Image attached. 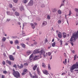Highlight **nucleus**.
<instances>
[{
    "label": "nucleus",
    "instance_id": "1",
    "mask_svg": "<svg viewBox=\"0 0 78 78\" xmlns=\"http://www.w3.org/2000/svg\"><path fill=\"white\" fill-rule=\"evenodd\" d=\"M76 39H78V30L77 32L74 33L70 39V44L72 46H73V43L72 41L75 42L76 41Z\"/></svg>",
    "mask_w": 78,
    "mask_h": 78
},
{
    "label": "nucleus",
    "instance_id": "2",
    "mask_svg": "<svg viewBox=\"0 0 78 78\" xmlns=\"http://www.w3.org/2000/svg\"><path fill=\"white\" fill-rule=\"evenodd\" d=\"M37 53H39L40 55H43L44 57L46 56V55L45 54V52L43 49L42 50L40 51H39L37 49H35L34 51L33 54H35Z\"/></svg>",
    "mask_w": 78,
    "mask_h": 78
},
{
    "label": "nucleus",
    "instance_id": "3",
    "mask_svg": "<svg viewBox=\"0 0 78 78\" xmlns=\"http://www.w3.org/2000/svg\"><path fill=\"white\" fill-rule=\"evenodd\" d=\"M13 72L12 73V75L15 78H20V74L19 72L17 71H15L14 69L13 70Z\"/></svg>",
    "mask_w": 78,
    "mask_h": 78
},
{
    "label": "nucleus",
    "instance_id": "4",
    "mask_svg": "<svg viewBox=\"0 0 78 78\" xmlns=\"http://www.w3.org/2000/svg\"><path fill=\"white\" fill-rule=\"evenodd\" d=\"M78 69V63H76L73 65L70 68V70L71 72H72V71H73V69Z\"/></svg>",
    "mask_w": 78,
    "mask_h": 78
},
{
    "label": "nucleus",
    "instance_id": "5",
    "mask_svg": "<svg viewBox=\"0 0 78 78\" xmlns=\"http://www.w3.org/2000/svg\"><path fill=\"white\" fill-rule=\"evenodd\" d=\"M28 6H33V1L32 0H30L28 4Z\"/></svg>",
    "mask_w": 78,
    "mask_h": 78
},
{
    "label": "nucleus",
    "instance_id": "6",
    "mask_svg": "<svg viewBox=\"0 0 78 78\" xmlns=\"http://www.w3.org/2000/svg\"><path fill=\"white\" fill-rule=\"evenodd\" d=\"M9 58L10 60H11V61H14V58L13 57V56H12V55H9Z\"/></svg>",
    "mask_w": 78,
    "mask_h": 78
},
{
    "label": "nucleus",
    "instance_id": "7",
    "mask_svg": "<svg viewBox=\"0 0 78 78\" xmlns=\"http://www.w3.org/2000/svg\"><path fill=\"white\" fill-rule=\"evenodd\" d=\"M34 75L33 76L32 78H38V75L36 73H34Z\"/></svg>",
    "mask_w": 78,
    "mask_h": 78
},
{
    "label": "nucleus",
    "instance_id": "8",
    "mask_svg": "<svg viewBox=\"0 0 78 78\" xmlns=\"http://www.w3.org/2000/svg\"><path fill=\"white\" fill-rule=\"evenodd\" d=\"M63 36L64 38H66L67 37V34L65 32L63 33Z\"/></svg>",
    "mask_w": 78,
    "mask_h": 78
},
{
    "label": "nucleus",
    "instance_id": "9",
    "mask_svg": "<svg viewBox=\"0 0 78 78\" xmlns=\"http://www.w3.org/2000/svg\"><path fill=\"white\" fill-rule=\"evenodd\" d=\"M37 65H35L33 67V70L34 71L35 70H36V68H37Z\"/></svg>",
    "mask_w": 78,
    "mask_h": 78
},
{
    "label": "nucleus",
    "instance_id": "10",
    "mask_svg": "<svg viewBox=\"0 0 78 78\" xmlns=\"http://www.w3.org/2000/svg\"><path fill=\"white\" fill-rule=\"evenodd\" d=\"M58 36L59 38L62 37V34L61 32H59V34H58Z\"/></svg>",
    "mask_w": 78,
    "mask_h": 78
},
{
    "label": "nucleus",
    "instance_id": "11",
    "mask_svg": "<svg viewBox=\"0 0 78 78\" xmlns=\"http://www.w3.org/2000/svg\"><path fill=\"white\" fill-rule=\"evenodd\" d=\"M33 54H31L29 58V60L30 61H31L32 59H33Z\"/></svg>",
    "mask_w": 78,
    "mask_h": 78
},
{
    "label": "nucleus",
    "instance_id": "12",
    "mask_svg": "<svg viewBox=\"0 0 78 78\" xmlns=\"http://www.w3.org/2000/svg\"><path fill=\"white\" fill-rule=\"evenodd\" d=\"M43 73L45 75H48V72H47V70H45L43 71Z\"/></svg>",
    "mask_w": 78,
    "mask_h": 78
},
{
    "label": "nucleus",
    "instance_id": "13",
    "mask_svg": "<svg viewBox=\"0 0 78 78\" xmlns=\"http://www.w3.org/2000/svg\"><path fill=\"white\" fill-rule=\"evenodd\" d=\"M6 62L7 64H9V65H11V62L8 60H6Z\"/></svg>",
    "mask_w": 78,
    "mask_h": 78
},
{
    "label": "nucleus",
    "instance_id": "14",
    "mask_svg": "<svg viewBox=\"0 0 78 78\" xmlns=\"http://www.w3.org/2000/svg\"><path fill=\"white\" fill-rule=\"evenodd\" d=\"M30 25L31 26V27L33 29H34L35 28V26H34V24L33 23H30Z\"/></svg>",
    "mask_w": 78,
    "mask_h": 78
},
{
    "label": "nucleus",
    "instance_id": "15",
    "mask_svg": "<svg viewBox=\"0 0 78 78\" xmlns=\"http://www.w3.org/2000/svg\"><path fill=\"white\" fill-rule=\"evenodd\" d=\"M15 15L16 16H19L20 14H19V13L17 12H15Z\"/></svg>",
    "mask_w": 78,
    "mask_h": 78
},
{
    "label": "nucleus",
    "instance_id": "16",
    "mask_svg": "<svg viewBox=\"0 0 78 78\" xmlns=\"http://www.w3.org/2000/svg\"><path fill=\"white\" fill-rule=\"evenodd\" d=\"M31 53V51H28L27 52V54L28 55H30Z\"/></svg>",
    "mask_w": 78,
    "mask_h": 78
},
{
    "label": "nucleus",
    "instance_id": "17",
    "mask_svg": "<svg viewBox=\"0 0 78 78\" xmlns=\"http://www.w3.org/2000/svg\"><path fill=\"white\" fill-rule=\"evenodd\" d=\"M22 46V47L23 48H25V44H24L23 43H21L20 44Z\"/></svg>",
    "mask_w": 78,
    "mask_h": 78
},
{
    "label": "nucleus",
    "instance_id": "18",
    "mask_svg": "<svg viewBox=\"0 0 78 78\" xmlns=\"http://www.w3.org/2000/svg\"><path fill=\"white\" fill-rule=\"evenodd\" d=\"M63 64H64L65 65H66V64H67V59L66 58L65 59V62H64V61H63Z\"/></svg>",
    "mask_w": 78,
    "mask_h": 78
},
{
    "label": "nucleus",
    "instance_id": "19",
    "mask_svg": "<svg viewBox=\"0 0 78 78\" xmlns=\"http://www.w3.org/2000/svg\"><path fill=\"white\" fill-rule=\"evenodd\" d=\"M55 45H56V42H54L52 44V47H55Z\"/></svg>",
    "mask_w": 78,
    "mask_h": 78
},
{
    "label": "nucleus",
    "instance_id": "20",
    "mask_svg": "<svg viewBox=\"0 0 78 78\" xmlns=\"http://www.w3.org/2000/svg\"><path fill=\"white\" fill-rule=\"evenodd\" d=\"M28 2V0H23V2L24 3L26 4Z\"/></svg>",
    "mask_w": 78,
    "mask_h": 78
},
{
    "label": "nucleus",
    "instance_id": "21",
    "mask_svg": "<svg viewBox=\"0 0 78 78\" xmlns=\"http://www.w3.org/2000/svg\"><path fill=\"white\" fill-rule=\"evenodd\" d=\"M47 24V23L46 21H44L43 23V25H46Z\"/></svg>",
    "mask_w": 78,
    "mask_h": 78
},
{
    "label": "nucleus",
    "instance_id": "22",
    "mask_svg": "<svg viewBox=\"0 0 78 78\" xmlns=\"http://www.w3.org/2000/svg\"><path fill=\"white\" fill-rule=\"evenodd\" d=\"M38 57H39V56H35L34 58V60H36V59H37V58H38Z\"/></svg>",
    "mask_w": 78,
    "mask_h": 78
},
{
    "label": "nucleus",
    "instance_id": "23",
    "mask_svg": "<svg viewBox=\"0 0 78 78\" xmlns=\"http://www.w3.org/2000/svg\"><path fill=\"white\" fill-rule=\"evenodd\" d=\"M58 14L60 15H61V14L62 13V12L61 11V10H58Z\"/></svg>",
    "mask_w": 78,
    "mask_h": 78
},
{
    "label": "nucleus",
    "instance_id": "24",
    "mask_svg": "<svg viewBox=\"0 0 78 78\" xmlns=\"http://www.w3.org/2000/svg\"><path fill=\"white\" fill-rule=\"evenodd\" d=\"M28 71V70L27 69H24L23 70V72H24V73H27V71Z\"/></svg>",
    "mask_w": 78,
    "mask_h": 78
},
{
    "label": "nucleus",
    "instance_id": "25",
    "mask_svg": "<svg viewBox=\"0 0 78 78\" xmlns=\"http://www.w3.org/2000/svg\"><path fill=\"white\" fill-rule=\"evenodd\" d=\"M23 67V66L22 64H21V66H19V69H22V68Z\"/></svg>",
    "mask_w": 78,
    "mask_h": 78
},
{
    "label": "nucleus",
    "instance_id": "26",
    "mask_svg": "<svg viewBox=\"0 0 78 78\" xmlns=\"http://www.w3.org/2000/svg\"><path fill=\"white\" fill-rule=\"evenodd\" d=\"M57 10L56 9H54L52 10V12H56V11H57Z\"/></svg>",
    "mask_w": 78,
    "mask_h": 78
},
{
    "label": "nucleus",
    "instance_id": "27",
    "mask_svg": "<svg viewBox=\"0 0 78 78\" xmlns=\"http://www.w3.org/2000/svg\"><path fill=\"white\" fill-rule=\"evenodd\" d=\"M2 41L3 42H5L6 41V38L5 37H3L2 39Z\"/></svg>",
    "mask_w": 78,
    "mask_h": 78
},
{
    "label": "nucleus",
    "instance_id": "28",
    "mask_svg": "<svg viewBox=\"0 0 78 78\" xmlns=\"http://www.w3.org/2000/svg\"><path fill=\"white\" fill-rule=\"evenodd\" d=\"M37 70L38 73H40V71H39V67L37 68Z\"/></svg>",
    "mask_w": 78,
    "mask_h": 78
},
{
    "label": "nucleus",
    "instance_id": "29",
    "mask_svg": "<svg viewBox=\"0 0 78 78\" xmlns=\"http://www.w3.org/2000/svg\"><path fill=\"white\" fill-rule=\"evenodd\" d=\"M15 44H19V41L17 40H16L15 41Z\"/></svg>",
    "mask_w": 78,
    "mask_h": 78
},
{
    "label": "nucleus",
    "instance_id": "30",
    "mask_svg": "<svg viewBox=\"0 0 78 78\" xmlns=\"http://www.w3.org/2000/svg\"><path fill=\"white\" fill-rule=\"evenodd\" d=\"M74 11L76 12H77V13H78V9L77 8H75L74 9Z\"/></svg>",
    "mask_w": 78,
    "mask_h": 78
},
{
    "label": "nucleus",
    "instance_id": "31",
    "mask_svg": "<svg viewBox=\"0 0 78 78\" xmlns=\"http://www.w3.org/2000/svg\"><path fill=\"white\" fill-rule=\"evenodd\" d=\"M48 69L49 70H51V68L50 67V64H48Z\"/></svg>",
    "mask_w": 78,
    "mask_h": 78
},
{
    "label": "nucleus",
    "instance_id": "32",
    "mask_svg": "<svg viewBox=\"0 0 78 78\" xmlns=\"http://www.w3.org/2000/svg\"><path fill=\"white\" fill-rule=\"evenodd\" d=\"M72 14V12H71V10H69V14L68 15V16H70Z\"/></svg>",
    "mask_w": 78,
    "mask_h": 78
},
{
    "label": "nucleus",
    "instance_id": "33",
    "mask_svg": "<svg viewBox=\"0 0 78 78\" xmlns=\"http://www.w3.org/2000/svg\"><path fill=\"white\" fill-rule=\"evenodd\" d=\"M20 10L21 11H22L23 10H24V9H23V7H22L20 8Z\"/></svg>",
    "mask_w": 78,
    "mask_h": 78
},
{
    "label": "nucleus",
    "instance_id": "34",
    "mask_svg": "<svg viewBox=\"0 0 78 78\" xmlns=\"http://www.w3.org/2000/svg\"><path fill=\"white\" fill-rule=\"evenodd\" d=\"M42 66L43 67H45L46 66H45V64H44V63H42Z\"/></svg>",
    "mask_w": 78,
    "mask_h": 78
},
{
    "label": "nucleus",
    "instance_id": "35",
    "mask_svg": "<svg viewBox=\"0 0 78 78\" xmlns=\"http://www.w3.org/2000/svg\"><path fill=\"white\" fill-rule=\"evenodd\" d=\"M58 24H60V23H61V21L60 20H58Z\"/></svg>",
    "mask_w": 78,
    "mask_h": 78
},
{
    "label": "nucleus",
    "instance_id": "36",
    "mask_svg": "<svg viewBox=\"0 0 78 78\" xmlns=\"http://www.w3.org/2000/svg\"><path fill=\"white\" fill-rule=\"evenodd\" d=\"M13 1L15 3H17L18 2V0H13Z\"/></svg>",
    "mask_w": 78,
    "mask_h": 78
},
{
    "label": "nucleus",
    "instance_id": "37",
    "mask_svg": "<svg viewBox=\"0 0 78 78\" xmlns=\"http://www.w3.org/2000/svg\"><path fill=\"white\" fill-rule=\"evenodd\" d=\"M3 73L4 74H6V73H7V71H3Z\"/></svg>",
    "mask_w": 78,
    "mask_h": 78
},
{
    "label": "nucleus",
    "instance_id": "38",
    "mask_svg": "<svg viewBox=\"0 0 78 78\" xmlns=\"http://www.w3.org/2000/svg\"><path fill=\"white\" fill-rule=\"evenodd\" d=\"M29 75H30V77L31 78H33V76H32V74L31 73H30V72L29 73Z\"/></svg>",
    "mask_w": 78,
    "mask_h": 78
},
{
    "label": "nucleus",
    "instance_id": "39",
    "mask_svg": "<svg viewBox=\"0 0 78 78\" xmlns=\"http://www.w3.org/2000/svg\"><path fill=\"white\" fill-rule=\"evenodd\" d=\"M2 64L3 65H5V62L4 61H3L2 62Z\"/></svg>",
    "mask_w": 78,
    "mask_h": 78
},
{
    "label": "nucleus",
    "instance_id": "40",
    "mask_svg": "<svg viewBox=\"0 0 78 78\" xmlns=\"http://www.w3.org/2000/svg\"><path fill=\"white\" fill-rule=\"evenodd\" d=\"M61 45H62V41L61 40H60L59 41Z\"/></svg>",
    "mask_w": 78,
    "mask_h": 78
},
{
    "label": "nucleus",
    "instance_id": "41",
    "mask_svg": "<svg viewBox=\"0 0 78 78\" xmlns=\"http://www.w3.org/2000/svg\"><path fill=\"white\" fill-rule=\"evenodd\" d=\"M76 55H75L74 56V60H75L76 59Z\"/></svg>",
    "mask_w": 78,
    "mask_h": 78
},
{
    "label": "nucleus",
    "instance_id": "42",
    "mask_svg": "<svg viewBox=\"0 0 78 78\" xmlns=\"http://www.w3.org/2000/svg\"><path fill=\"white\" fill-rule=\"evenodd\" d=\"M26 73H24V72H23V73H21V75H25V74H26Z\"/></svg>",
    "mask_w": 78,
    "mask_h": 78
},
{
    "label": "nucleus",
    "instance_id": "43",
    "mask_svg": "<svg viewBox=\"0 0 78 78\" xmlns=\"http://www.w3.org/2000/svg\"><path fill=\"white\" fill-rule=\"evenodd\" d=\"M9 7L10 8H12V4H9Z\"/></svg>",
    "mask_w": 78,
    "mask_h": 78
},
{
    "label": "nucleus",
    "instance_id": "44",
    "mask_svg": "<svg viewBox=\"0 0 78 78\" xmlns=\"http://www.w3.org/2000/svg\"><path fill=\"white\" fill-rule=\"evenodd\" d=\"M7 13L8 15H9V14H10V12H9V11H7Z\"/></svg>",
    "mask_w": 78,
    "mask_h": 78
},
{
    "label": "nucleus",
    "instance_id": "45",
    "mask_svg": "<svg viewBox=\"0 0 78 78\" xmlns=\"http://www.w3.org/2000/svg\"><path fill=\"white\" fill-rule=\"evenodd\" d=\"M48 42V40H47V39H45V43L47 42Z\"/></svg>",
    "mask_w": 78,
    "mask_h": 78
},
{
    "label": "nucleus",
    "instance_id": "46",
    "mask_svg": "<svg viewBox=\"0 0 78 78\" xmlns=\"http://www.w3.org/2000/svg\"><path fill=\"white\" fill-rule=\"evenodd\" d=\"M47 18L48 19H50V16H49V15H48Z\"/></svg>",
    "mask_w": 78,
    "mask_h": 78
},
{
    "label": "nucleus",
    "instance_id": "47",
    "mask_svg": "<svg viewBox=\"0 0 78 78\" xmlns=\"http://www.w3.org/2000/svg\"><path fill=\"white\" fill-rule=\"evenodd\" d=\"M17 49H19V48H20V46L17 45Z\"/></svg>",
    "mask_w": 78,
    "mask_h": 78
},
{
    "label": "nucleus",
    "instance_id": "48",
    "mask_svg": "<svg viewBox=\"0 0 78 78\" xmlns=\"http://www.w3.org/2000/svg\"><path fill=\"white\" fill-rule=\"evenodd\" d=\"M10 43L11 44H13V42L12 41H10Z\"/></svg>",
    "mask_w": 78,
    "mask_h": 78
},
{
    "label": "nucleus",
    "instance_id": "49",
    "mask_svg": "<svg viewBox=\"0 0 78 78\" xmlns=\"http://www.w3.org/2000/svg\"><path fill=\"white\" fill-rule=\"evenodd\" d=\"M13 67H15V68H17V66H16V64H15L13 66Z\"/></svg>",
    "mask_w": 78,
    "mask_h": 78
},
{
    "label": "nucleus",
    "instance_id": "50",
    "mask_svg": "<svg viewBox=\"0 0 78 78\" xmlns=\"http://www.w3.org/2000/svg\"><path fill=\"white\" fill-rule=\"evenodd\" d=\"M24 65L25 66H28V64L27 63H25L24 64Z\"/></svg>",
    "mask_w": 78,
    "mask_h": 78
},
{
    "label": "nucleus",
    "instance_id": "51",
    "mask_svg": "<svg viewBox=\"0 0 78 78\" xmlns=\"http://www.w3.org/2000/svg\"><path fill=\"white\" fill-rule=\"evenodd\" d=\"M2 78H5V76L4 75H2Z\"/></svg>",
    "mask_w": 78,
    "mask_h": 78
},
{
    "label": "nucleus",
    "instance_id": "52",
    "mask_svg": "<svg viewBox=\"0 0 78 78\" xmlns=\"http://www.w3.org/2000/svg\"><path fill=\"white\" fill-rule=\"evenodd\" d=\"M51 52H49L48 53V55L49 56H50V55H51Z\"/></svg>",
    "mask_w": 78,
    "mask_h": 78
},
{
    "label": "nucleus",
    "instance_id": "53",
    "mask_svg": "<svg viewBox=\"0 0 78 78\" xmlns=\"http://www.w3.org/2000/svg\"><path fill=\"white\" fill-rule=\"evenodd\" d=\"M37 44V42H34V45H36Z\"/></svg>",
    "mask_w": 78,
    "mask_h": 78
},
{
    "label": "nucleus",
    "instance_id": "54",
    "mask_svg": "<svg viewBox=\"0 0 78 78\" xmlns=\"http://www.w3.org/2000/svg\"><path fill=\"white\" fill-rule=\"evenodd\" d=\"M64 4H62L61 6H60V8H61V6H64Z\"/></svg>",
    "mask_w": 78,
    "mask_h": 78
},
{
    "label": "nucleus",
    "instance_id": "55",
    "mask_svg": "<svg viewBox=\"0 0 78 78\" xmlns=\"http://www.w3.org/2000/svg\"><path fill=\"white\" fill-rule=\"evenodd\" d=\"M12 37L13 38V39H15V38H16V37Z\"/></svg>",
    "mask_w": 78,
    "mask_h": 78
},
{
    "label": "nucleus",
    "instance_id": "56",
    "mask_svg": "<svg viewBox=\"0 0 78 78\" xmlns=\"http://www.w3.org/2000/svg\"><path fill=\"white\" fill-rule=\"evenodd\" d=\"M76 25H78V22H76Z\"/></svg>",
    "mask_w": 78,
    "mask_h": 78
},
{
    "label": "nucleus",
    "instance_id": "57",
    "mask_svg": "<svg viewBox=\"0 0 78 78\" xmlns=\"http://www.w3.org/2000/svg\"><path fill=\"white\" fill-rule=\"evenodd\" d=\"M34 24L35 25H37V23H34Z\"/></svg>",
    "mask_w": 78,
    "mask_h": 78
},
{
    "label": "nucleus",
    "instance_id": "58",
    "mask_svg": "<svg viewBox=\"0 0 78 78\" xmlns=\"http://www.w3.org/2000/svg\"><path fill=\"white\" fill-rule=\"evenodd\" d=\"M72 53H75V51L74 50L73 51Z\"/></svg>",
    "mask_w": 78,
    "mask_h": 78
},
{
    "label": "nucleus",
    "instance_id": "59",
    "mask_svg": "<svg viewBox=\"0 0 78 78\" xmlns=\"http://www.w3.org/2000/svg\"><path fill=\"white\" fill-rule=\"evenodd\" d=\"M65 0H63V1H62L63 3H64V2H65Z\"/></svg>",
    "mask_w": 78,
    "mask_h": 78
},
{
    "label": "nucleus",
    "instance_id": "60",
    "mask_svg": "<svg viewBox=\"0 0 78 78\" xmlns=\"http://www.w3.org/2000/svg\"><path fill=\"white\" fill-rule=\"evenodd\" d=\"M12 10L13 11H16V9H12Z\"/></svg>",
    "mask_w": 78,
    "mask_h": 78
},
{
    "label": "nucleus",
    "instance_id": "61",
    "mask_svg": "<svg viewBox=\"0 0 78 78\" xmlns=\"http://www.w3.org/2000/svg\"><path fill=\"white\" fill-rule=\"evenodd\" d=\"M66 45H68V43H66Z\"/></svg>",
    "mask_w": 78,
    "mask_h": 78
},
{
    "label": "nucleus",
    "instance_id": "62",
    "mask_svg": "<svg viewBox=\"0 0 78 78\" xmlns=\"http://www.w3.org/2000/svg\"><path fill=\"white\" fill-rule=\"evenodd\" d=\"M69 34H68L67 35V37H69Z\"/></svg>",
    "mask_w": 78,
    "mask_h": 78
},
{
    "label": "nucleus",
    "instance_id": "63",
    "mask_svg": "<svg viewBox=\"0 0 78 78\" xmlns=\"http://www.w3.org/2000/svg\"><path fill=\"white\" fill-rule=\"evenodd\" d=\"M54 39H53L52 40V42H54Z\"/></svg>",
    "mask_w": 78,
    "mask_h": 78
},
{
    "label": "nucleus",
    "instance_id": "64",
    "mask_svg": "<svg viewBox=\"0 0 78 78\" xmlns=\"http://www.w3.org/2000/svg\"><path fill=\"white\" fill-rule=\"evenodd\" d=\"M18 24H19V25H20V22H18Z\"/></svg>",
    "mask_w": 78,
    "mask_h": 78
}]
</instances>
